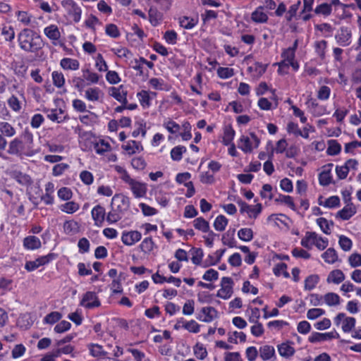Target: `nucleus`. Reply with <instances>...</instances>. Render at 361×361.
<instances>
[{"instance_id":"c03bdc74","label":"nucleus","mask_w":361,"mask_h":361,"mask_svg":"<svg viewBox=\"0 0 361 361\" xmlns=\"http://www.w3.org/2000/svg\"><path fill=\"white\" fill-rule=\"evenodd\" d=\"M140 104L145 107H149L151 105V98L147 91L142 90L137 94Z\"/></svg>"},{"instance_id":"423d86ee","label":"nucleus","mask_w":361,"mask_h":361,"mask_svg":"<svg viewBox=\"0 0 361 361\" xmlns=\"http://www.w3.org/2000/svg\"><path fill=\"white\" fill-rule=\"evenodd\" d=\"M218 317V312L213 307H202L197 316V319L201 322L209 323Z\"/></svg>"},{"instance_id":"dca6fc26","label":"nucleus","mask_w":361,"mask_h":361,"mask_svg":"<svg viewBox=\"0 0 361 361\" xmlns=\"http://www.w3.org/2000/svg\"><path fill=\"white\" fill-rule=\"evenodd\" d=\"M163 14L157 8L151 6L149 10V20L153 26H157L162 20Z\"/></svg>"},{"instance_id":"c85d7f7f","label":"nucleus","mask_w":361,"mask_h":361,"mask_svg":"<svg viewBox=\"0 0 361 361\" xmlns=\"http://www.w3.org/2000/svg\"><path fill=\"white\" fill-rule=\"evenodd\" d=\"M324 261L328 264H334L338 260V255L336 251L330 247L327 249L322 255Z\"/></svg>"},{"instance_id":"58836bf2","label":"nucleus","mask_w":361,"mask_h":361,"mask_svg":"<svg viewBox=\"0 0 361 361\" xmlns=\"http://www.w3.org/2000/svg\"><path fill=\"white\" fill-rule=\"evenodd\" d=\"M186 152V147L178 145L173 147L171 151V157L173 161H178L181 160L182 155Z\"/></svg>"},{"instance_id":"f03ea898","label":"nucleus","mask_w":361,"mask_h":361,"mask_svg":"<svg viewBox=\"0 0 361 361\" xmlns=\"http://www.w3.org/2000/svg\"><path fill=\"white\" fill-rule=\"evenodd\" d=\"M250 135L251 137L252 140L247 136L242 135L240 138L238 143V148H240L245 153H250L252 152L253 148L258 147L260 140L255 135V133H250Z\"/></svg>"},{"instance_id":"0eeeda50","label":"nucleus","mask_w":361,"mask_h":361,"mask_svg":"<svg viewBox=\"0 0 361 361\" xmlns=\"http://www.w3.org/2000/svg\"><path fill=\"white\" fill-rule=\"evenodd\" d=\"M101 303L94 292L87 291L80 301V305L92 309L100 306Z\"/></svg>"},{"instance_id":"f704fd0d","label":"nucleus","mask_w":361,"mask_h":361,"mask_svg":"<svg viewBox=\"0 0 361 361\" xmlns=\"http://www.w3.org/2000/svg\"><path fill=\"white\" fill-rule=\"evenodd\" d=\"M90 355L93 357H104L107 353L102 350V346L99 344L91 343L89 345Z\"/></svg>"},{"instance_id":"6e6552de","label":"nucleus","mask_w":361,"mask_h":361,"mask_svg":"<svg viewBox=\"0 0 361 361\" xmlns=\"http://www.w3.org/2000/svg\"><path fill=\"white\" fill-rule=\"evenodd\" d=\"M339 334L336 331H331L328 333H318L313 332L309 337L308 340L310 343H314L317 342L331 340L333 338H338Z\"/></svg>"},{"instance_id":"f3484780","label":"nucleus","mask_w":361,"mask_h":361,"mask_svg":"<svg viewBox=\"0 0 361 361\" xmlns=\"http://www.w3.org/2000/svg\"><path fill=\"white\" fill-rule=\"evenodd\" d=\"M43 111L47 114V118L51 121L61 123L66 119L65 116L63 117L61 116L63 114V111L61 109L59 110L44 109Z\"/></svg>"},{"instance_id":"864d4df0","label":"nucleus","mask_w":361,"mask_h":361,"mask_svg":"<svg viewBox=\"0 0 361 361\" xmlns=\"http://www.w3.org/2000/svg\"><path fill=\"white\" fill-rule=\"evenodd\" d=\"M319 204L329 208L337 207L340 205V199L338 196H331L326 199L324 204L321 202Z\"/></svg>"},{"instance_id":"e2e57ef3","label":"nucleus","mask_w":361,"mask_h":361,"mask_svg":"<svg viewBox=\"0 0 361 361\" xmlns=\"http://www.w3.org/2000/svg\"><path fill=\"white\" fill-rule=\"evenodd\" d=\"M194 353L195 356L200 360H204L207 355V352L202 345L197 343L194 347Z\"/></svg>"},{"instance_id":"1a4fd4ad","label":"nucleus","mask_w":361,"mask_h":361,"mask_svg":"<svg viewBox=\"0 0 361 361\" xmlns=\"http://www.w3.org/2000/svg\"><path fill=\"white\" fill-rule=\"evenodd\" d=\"M238 205L240 207V212L244 213L246 212L249 214L250 217L253 216L254 218H257V216L262 212V204H257L254 207L247 204L246 202L243 200H239L238 202Z\"/></svg>"},{"instance_id":"79ce46f5","label":"nucleus","mask_w":361,"mask_h":361,"mask_svg":"<svg viewBox=\"0 0 361 361\" xmlns=\"http://www.w3.org/2000/svg\"><path fill=\"white\" fill-rule=\"evenodd\" d=\"M238 238L245 242H249L253 238V231L251 228H241L238 232Z\"/></svg>"},{"instance_id":"5701e85b","label":"nucleus","mask_w":361,"mask_h":361,"mask_svg":"<svg viewBox=\"0 0 361 361\" xmlns=\"http://www.w3.org/2000/svg\"><path fill=\"white\" fill-rule=\"evenodd\" d=\"M317 240V233L315 232L307 231L305 236L301 240V245L305 248L310 249Z\"/></svg>"},{"instance_id":"a19ab883","label":"nucleus","mask_w":361,"mask_h":361,"mask_svg":"<svg viewBox=\"0 0 361 361\" xmlns=\"http://www.w3.org/2000/svg\"><path fill=\"white\" fill-rule=\"evenodd\" d=\"M275 202L283 203L293 211L296 209L293 197L289 195H279V196L275 199Z\"/></svg>"},{"instance_id":"a211bd4d","label":"nucleus","mask_w":361,"mask_h":361,"mask_svg":"<svg viewBox=\"0 0 361 361\" xmlns=\"http://www.w3.org/2000/svg\"><path fill=\"white\" fill-rule=\"evenodd\" d=\"M23 245L27 250H35L41 247V241L35 235H30L24 238Z\"/></svg>"},{"instance_id":"338daca9","label":"nucleus","mask_w":361,"mask_h":361,"mask_svg":"<svg viewBox=\"0 0 361 361\" xmlns=\"http://www.w3.org/2000/svg\"><path fill=\"white\" fill-rule=\"evenodd\" d=\"M217 74L221 78H229L234 75L233 68L220 67L217 70Z\"/></svg>"},{"instance_id":"393cba45","label":"nucleus","mask_w":361,"mask_h":361,"mask_svg":"<svg viewBox=\"0 0 361 361\" xmlns=\"http://www.w3.org/2000/svg\"><path fill=\"white\" fill-rule=\"evenodd\" d=\"M115 200H118L121 202V204L118 206V208L121 210H128L130 205V200L128 196L124 195H115L112 198V202Z\"/></svg>"},{"instance_id":"7c9ffc66","label":"nucleus","mask_w":361,"mask_h":361,"mask_svg":"<svg viewBox=\"0 0 361 361\" xmlns=\"http://www.w3.org/2000/svg\"><path fill=\"white\" fill-rule=\"evenodd\" d=\"M194 227L204 233L209 231V224L204 218L199 217L193 221Z\"/></svg>"},{"instance_id":"4be33fe9","label":"nucleus","mask_w":361,"mask_h":361,"mask_svg":"<svg viewBox=\"0 0 361 361\" xmlns=\"http://www.w3.org/2000/svg\"><path fill=\"white\" fill-rule=\"evenodd\" d=\"M263 7H258L254 12L252 13L251 18L252 20L257 23H266L268 20L267 15L262 11Z\"/></svg>"},{"instance_id":"412c9836","label":"nucleus","mask_w":361,"mask_h":361,"mask_svg":"<svg viewBox=\"0 0 361 361\" xmlns=\"http://www.w3.org/2000/svg\"><path fill=\"white\" fill-rule=\"evenodd\" d=\"M345 279V275L343 271L340 269H336L330 272L328 278L327 282H332L336 284H338L343 281Z\"/></svg>"},{"instance_id":"72a5a7b5","label":"nucleus","mask_w":361,"mask_h":361,"mask_svg":"<svg viewBox=\"0 0 361 361\" xmlns=\"http://www.w3.org/2000/svg\"><path fill=\"white\" fill-rule=\"evenodd\" d=\"M319 277L317 274L310 275L305 280V289L306 290H311L315 288L319 283Z\"/></svg>"},{"instance_id":"bf43d9fd","label":"nucleus","mask_w":361,"mask_h":361,"mask_svg":"<svg viewBox=\"0 0 361 361\" xmlns=\"http://www.w3.org/2000/svg\"><path fill=\"white\" fill-rule=\"evenodd\" d=\"M84 79L90 81L91 83H97L99 79V76L96 73L91 72L89 69L82 71Z\"/></svg>"},{"instance_id":"e433bc0d","label":"nucleus","mask_w":361,"mask_h":361,"mask_svg":"<svg viewBox=\"0 0 361 361\" xmlns=\"http://www.w3.org/2000/svg\"><path fill=\"white\" fill-rule=\"evenodd\" d=\"M228 220L224 215H219L214 222V227L218 231H223L225 230Z\"/></svg>"},{"instance_id":"a18cd8bd","label":"nucleus","mask_w":361,"mask_h":361,"mask_svg":"<svg viewBox=\"0 0 361 361\" xmlns=\"http://www.w3.org/2000/svg\"><path fill=\"white\" fill-rule=\"evenodd\" d=\"M355 322L356 321L354 317H346V318H345V319L343 322L342 330L345 333H348V332L351 331L352 329L355 326Z\"/></svg>"},{"instance_id":"09e8293b","label":"nucleus","mask_w":361,"mask_h":361,"mask_svg":"<svg viewBox=\"0 0 361 361\" xmlns=\"http://www.w3.org/2000/svg\"><path fill=\"white\" fill-rule=\"evenodd\" d=\"M319 181L323 186L329 185L331 183V176L330 170L323 171L319 175Z\"/></svg>"},{"instance_id":"de8ad7c7","label":"nucleus","mask_w":361,"mask_h":361,"mask_svg":"<svg viewBox=\"0 0 361 361\" xmlns=\"http://www.w3.org/2000/svg\"><path fill=\"white\" fill-rule=\"evenodd\" d=\"M154 243L152 238H145L140 245V249L145 253L150 252L154 248Z\"/></svg>"},{"instance_id":"5fc2aeb1","label":"nucleus","mask_w":361,"mask_h":361,"mask_svg":"<svg viewBox=\"0 0 361 361\" xmlns=\"http://www.w3.org/2000/svg\"><path fill=\"white\" fill-rule=\"evenodd\" d=\"M0 131L2 134L8 137H11L15 134V130L11 124L6 122L0 123Z\"/></svg>"},{"instance_id":"39448f33","label":"nucleus","mask_w":361,"mask_h":361,"mask_svg":"<svg viewBox=\"0 0 361 361\" xmlns=\"http://www.w3.org/2000/svg\"><path fill=\"white\" fill-rule=\"evenodd\" d=\"M233 279L230 277L221 279V289L217 292L216 296L223 299H228L233 294Z\"/></svg>"},{"instance_id":"f8f14e48","label":"nucleus","mask_w":361,"mask_h":361,"mask_svg":"<svg viewBox=\"0 0 361 361\" xmlns=\"http://www.w3.org/2000/svg\"><path fill=\"white\" fill-rule=\"evenodd\" d=\"M351 36V31L348 27H341L339 32L335 36V38L338 44L345 47L350 44Z\"/></svg>"},{"instance_id":"3c124183","label":"nucleus","mask_w":361,"mask_h":361,"mask_svg":"<svg viewBox=\"0 0 361 361\" xmlns=\"http://www.w3.org/2000/svg\"><path fill=\"white\" fill-rule=\"evenodd\" d=\"M111 146L104 140H100L99 142L96 143L94 145V149L99 154H103L104 152L110 150Z\"/></svg>"},{"instance_id":"2f4dec72","label":"nucleus","mask_w":361,"mask_h":361,"mask_svg":"<svg viewBox=\"0 0 361 361\" xmlns=\"http://www.w3.org/2000/svg\"><path fill=\"white\" fill-rule=\"evenodd\" d=\"M112 93L111 96L114 97L117 101L123 104H127V92L126 91H120V89H117L116 87H111Z\"/></svg>"},{"instance_id":"20e7f679","label":"nucleus","mask_w":361,"mask_h":361,"mask_svg":"<svg viewBox=\"0 0 361 361\" xmlns=\"http://www.w3.org/2000/svg\"><path fill=\"white\" fill-rule=\"evenodd\" d=\"M127 183L136 198H140L146 195L147 191V184L137 181L131 177L125 182Z\"/></svg>"},{"instance_id":"37998d69","label":"nucleus","mask_w":361,"mask_h":361,"mask_svg":"<svg viewBox=\"0 0 361 361\" xmlns=\"http://www.w3.org/2000/svg\"><path fill=\"white\" fill-rule=\"evenodd\" d=\"M63 229L66 233H75L79 231V224L75 221H66L63 224Z\"/></svg>"},{"instance_id":"0e129e2a","label":"nucleus","mask_w":361,"mask_h":361,"mask_svg":"<svg viewBox=\"0 0 361 361\" xmlns=\"http://www.w3.org/2000/svg\"><path fill=\"white\" fill-rule=\"evenodd\" d=\"M106 34L113 38H117L120 36V32L117 26L112 23L106 26Z\"/></svg>"},{"instance_id":"052dcab7","label":"nucleus","mask_w":361,"mask_h":361,"mask_svg":"<svg viewBox=\"0 0 361 361\" xmlns=\"http://www.w3.org/2000/svg\"><path fill=\"white\" fill-rule=\"evenodd\" d=\"M56 257H57L56 254L51 252L47 255L38 257L36 259H37V262L38 263V264L40 267V266L45 265V264L49 263L50 262L53 261L54 259H55L56 258Z\"/></svg>"},{"instance_id":"bb28decb","label":"nucleus","mask_w":361,"mask_h":361,"mask_svg":"<svg viewBox=\"0 0 361 361\" xmlns=\"http://www.w3.org/2000/svg\"><path fill=\"white\" fill-rule=\"evenodd\" d=\"M60 64L63 69L66 70H78L79 68L78 61L71 58L63 59Z\"/></svg>"},{"instance_id":"69168bd1","label":"nucleus","mask_w":361,"mask_h":361,"mask_svg":"<svg viewBox=\"0 0 361 361\" xmlns=\"http://www.w3.org/2000/svg\"><path fill=\"white\" fill-rule=\"evenodd\" d=\"M325 314V311L320 308H312L307 311V317L313 320Z\"/></svg>"},{"instance_id":"ddd939ff","label":"nucleus","mask_w":361,"mask_h":361,"mask_svg":"<svg viewBox=\"0 0 361 361\" xmlns=\"http://www.w3.org/2000/svg\"><path fill=\"white\" fill-rule=\"evenodd\" d=\"M105 209L99 204L96 205L92 209V216L95 222V225L97 226L102 225V224L104 222L105 219Z\"/></svg>"},{"instance_id":"b1692460","label":"nucleus","mask_w":361,"mask_h":361,"mask_svg":"<svg viewBox=\"0 0 361 361\" xmlns=\"http://www.w3.org/2000/svg\"><path fill=\"white\" fill-rule=\"evenodd\" d=\"M235 136V130L231 126H227L224 128L222 142L224 145L228 146L233 143V140Z\"/></svg>"},{"instance_id":"9b49d317","label":"nucleus","mask_w":361,"mask_h":361,"mask_svg":"<svg viewBox=\"0 0 361 361\" xmlns=\"http://www.w3.org/2000/svg\"><path fill=\"white\" fill-rule=\"evenodd\" d=\"M44 35L52 41L54 45L58 44V41L61 38V32L56 25H50L44 29Z\"/></svg>"},{"instance_id":"ea45409f","label":"nucleus","mask_w":361,"mask_h":361,"mask_svg":"<svg viewBox=\"0 0 361 361\" xmlns=\"http://www.w3.org/2000/svg\"><path fill=\"white\" fill-rule=\"evenodd\" d=\"M101 90L98 87L88 88L85 91V98L92 102L98 101L99 99V94Z\"/></svg>"},{"instance_id":"9d476101","label":"nucleus","mask_w":361,"mask_h":361,"mask_svg":"<svg viewBox=\"0 0 361 361\" xmlns=\"http://www.w3.org/2000/svg\"><path fill=\"white\" fill-rule=\"evenodd\" d=\"M141 237V233L137 231H124L122 233L121 240L125 245L130 246L140 241Z\"/></svg>"},{"instance_id":"774afa93","label":"nucleus","mask_w":361,"mask_h":361,"mask_svg":"<svg viewBox=\"0 0 361 361\" xmlns=\"http://www.w3.org/2000/svg\"><path fill=\"white\" fill-rule=\"evenodd\" d=\"M349 263L352 267L361 266V255L358 253L352 254L348 258Z\"/></svg>"},{"instance_id":"c756f323","label":"nucleus","mask_w":361,"mask_h":361,"mask_svg":"<svg viewBox=\"0 0 361 361\" xmlns=\"http://www.w3.org/2000/svg\"><path fill=\"white\" fill-rule=\"evenodd\" d=\"M323 299L329 306H336L340 304V296L334 293H328L323 296Z\"/></svg>"},{"instance_id":"6e6d98bb","label":"nucleus","mask_w":361,"mask_h":361,"mask_svg":"<svg viewBox=\"0 0 361 361\" xmlns=\"http://www.w3.org/2000/svg\"><path fill=\"white\" fill-rule=\"evenodd\" d=\"M52 80L54 85L57 87H63L65 82L63 75L58 71H54L52 73Z\"/></svg>"},{"instance_id":"8fccbe9b","label":"nucleus","mask_w":361,"mask_h":361,"mask_svg":"<svg viewBox=\"0 0 361 361\" xmlns=\"http://www.w3.org/2000/svg\"><path fill=\"white\" fill-rule=\"evenodd\" d=\"M79 209V204L75 202H68L61 205V210L68 214H73Z\"/></svg>"},{"instance_id":"a878e982","label":"nucleus","mask_w":361,"mask_h":361,"mask_svg":"<svg viewBox=\"0 0 361 361\" xmlns=\"http://www.w3.org/2000/svg\"><path fill=\"white\" fill-rule=\"evenodd\" d=\"M278 351L280 355L284 357H290L295 353L294 348L286 343L278 345Z\"/></svg>"},{"instance_id":"4468645a","label":"nucleus","mask_w":361,"mask_h":361,"mask_svg":"<svg viewBox=\"0 0 361 361\" xmlns=\"http://www.w3.org/2000/svg\"><path fill=\"white\" fill-rule=\"evenodd\" d=\"M356 213V208L352 202L347 204L341 210L338 211L336 215V218L343 220L350 219Z\"/></svg>"},{"instance_id":"473e14b6","label":"nucleus","mask_w":361,"mask_h":361,"mask_svg":"<svg viewBox=\"0 0 361 361\" xmlns=\"http://www.w3.org/2000/svg\"><path fill=\"white\" fill-rule=\"evenodd\" d=\"M329 147L326 152L329 155L334 156L338 154L341 151V145L335 140H331L328 142Z\"/></svg>"},{"instance_id":"2eb2a0df","label":"nucleus","mask_w":361,"mask_h":361,"mask_svg":"<svg viewBox=\"0 0 361 361\" xmlns=\"http://www.w3.org/2000/svg\"><path fill=\"white\" fill-rule=\"evenodd\" d=\"M23 144L21 140L16 138L9 143L8 153L18 157H22L23 154Z\"/></svg>"},{"instance_id":"c9c22d12","label":"nucleus","mask_w":361,"mask_h":361,"mask_svg":"<svg viewBox=\"0 0 361 361\" xmlns=\"http://www.w3.org/2000/svg\"><path fill=\"white\" fill-rule=\"evenodd\" d=\"M235 229L232 231H228L222 236V243L225 245H228L229 247H233L235 246V241L234 239Z\"/></svg>"},{"instance_id":"f257e3e1","label":"nucleus","mask_w":361,"mask_h":361,"mask_svg":"<svg viewBox=\"0 0 361 361\" xmlns=\"http://www.w3.org/2000/svg\"><path fill=\"white\" fill-rule=\"evenodd\" d=\"M18 40L21 49L31 53L37 52L44 45L40 35L28 28L20 31L18 35Z\"/></svg>"},{"instance_id":"4d7b16f0","label":"nucleus","mask_w":361,"mask_h":361,"mask_svg":"<svg viewBox=\"0 0 361 361\" xmlns=\"http://www.w3.org/2000/svg\"><path fill=\"white\" fill-rule=\"evenodd\" d=\"M62 315L59 312H52L48 314L44 319V322L47 324H53L61 319Z\"/></svg>"},{"instance_id":"4c0bfd02","label":"nucleus","mask_w":361,"mask_h":361,"mask_svg":"<svg viewBox=\"0 0 361 361\" xmlns=\"http://www.w3.org/2000/svg\"><path fill=\"white\" fill-rule=\"evenodd\" d=\"M315 14L322 15L324 16H329L332 11L331 5L328 3H322L318 5L314 10Z\"/></svg>"},{"instance_id":"603ef678","label":"nucleus","mask_w":361,"mask_h":361,"mask_svg":"<svg viewBox=\"0 0 361 361\" xmlns=\"http://www.w3.org/2000/svg\"><path fill=\"white\" fill-rule=\"evenodd\" d=\"M338 243L341 248L345 252L350 250L353 245L352 240L345 235L339 237Z\"/></svg>"},{"instance_id":"680f3d73","label":"nucleus","mask_w":361,"mask_h":361,"mask_svg":"<svg viewBox=\"0 0 361 361\" xmlns=\"http://www.w3.org/2000/svg\"><path fill=\"white\" fill-rule=\"evenodd\" d=\"M131 165L136 170H143L146 167L147 163L142 157H138L132 159Z\"/></svg>"},{"instance_id":"49530a36","label":"nucleus","mask_w":361,"mask_h":361,"mask_svg":"<svg viewBox=\"0 0 361 361\" xmlns=\"http://www.w3.org/2000/svg\"><path fill=\"white\" fill-rule=\"evenodd\" d=\"M192 257L191 260L194 264L199 265L200 264L202 257H203V250L201 248H192Z\"/></svg>"},{"instance_id":"aec40b11","label":"nucleus","mask_w":361,"mask_h":361,"mask_svg":"<svg viewBox=\"0 0 361 361\" xmlns=\"http://www.w3.org/2000/svg\"><path fill=\"white\" fill-rule=\"evenodd\" d=\"M12 177L20 184L23 185H27L31 184L32 180L30 176L22 173L19 171H14L12 173Z\"/></svg>"},{"instance_id":"6ab92c4d","label":"nucleus","mask_w":361,"mask_h":361,"mask_svg":"<svg viewBox=\"0 0 361 361\" xmlns=\"http://www.w3.org/2000/svg\"><path fill=\"white\" fill-rule=\"evenodd\" d=\"M259 353L260 357L264 361L270 360L275 356V349L273 346L269 345L261 346Z\"/></svg>"},{"instance_id":"7ed1b4c3","label":"nucleus","mask_w":361,"mask_h":361,"mask_svg":"<svg viewBox=\"0 0 361 361\" xmlns=\"http://www.w3.org/2000/svg\"><path fill=\"white\" fill-rule=\"evenodd\" d=\"M61 4L74 22L78 23L82 14L80 7L73 0H63Z\"/></svg>"},{"instance_id":"cd10ccee","label":"nucleus","mask_w":361,"mask_h":361,"mask_svg":"<svg viewBox=\"0 0 361 361\" xmlns=\"http://www.w3.org/2000/svg\"><path fill=\"white\" fill-rule=\"evenodd\" d=\"M198 23L197 18H190L188 16H183L179 18L180 25L187 30L192 29Z\"/></svg>"},{"instance_id":"13d9d810","label":"nucleus","mask_w":361,"mask_h":361,"mask_svg":"<svg viewBox=\"0 0 361 361\" xmlns=\"http://www.w3.org/2000/svg\"><path fill=\"white\" fill-rule=\"evenodd\" d=\"M164 39L168 44H175L177 42L178 35L173 30H167L164 35Z\"/></svg>"}]
</instances>
